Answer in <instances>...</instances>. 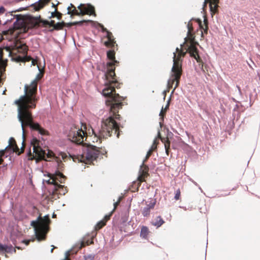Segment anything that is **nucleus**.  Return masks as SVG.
<instances>
[{"label": "nucleus", "instance_id": "39", "mask_svg": "<svg viewBox=\"0 0 260 260\" xmlns=\"http://www.w3.org/2000/svg\"><path fill=\"white\" fill-rule=\"evenodd\" d=\"M187 26L188 27V32L187 33L188 34L191 29V27L189 26V24H187Z\"/></svg>", "mask_w": 260, "mask_h": 260}, {"label": "nucleus", "instance_id": "37", "mask_svg": "<svg viewBox=\"0 0 260 260\" xmlns=\"http://www.w3.org/2000/svg\"><path fill=\"white\" fill-rule=\"evenodd\" d=\"M86 245V244L84 241H82L80 243V248H81L83 247H84Z\"/></svg>", "mask_w": 260, "mask_h": 260}, {"label": "nucleus", "instance_id": "5", "mask_svg": "<svg viewBox=\"0 0 260 260\" xmlns=\"http://www.w3.org/2000/svg\"><path fill=\"white\" fill-rule=\"evenodd\" d=\"M99 148L93 145H89L84 148L85 152L82 155V157H85L88 161H92L96 160L100 157L106 153V151H101Z\"/></svg>", "mask_w": 260, "mask_h": 260}, {"label": "nucleus", "instance_id": "22", "mask_svg": "<svg viewBox=\"0 0 260 260\" xmlns=\"http://www.w3.org/2000/svg\"><path fill=\"white\" fill-rule=\"evenodd\" d=\"M50 221V218H49V215H46L44 216V217L41 219V220H40V223H43L45 224L48 228V224L49 223Z\"/></svg>", "mask_w": 260, "mask_h": 260}, {"label": "nucleus", "instance_id": "36", "mask_svg": "<svg viewBox=\"0 0 260 260\" xmlns=\"http://www.w3.org/2000/svg\"><path fill=\"white\" fill-rule=\"evenodd\" d=\"M5 9L4 7H0V14H3L5 12Z\"/></svg>", "mask_w": 260, "mask_h": 260}, {"label": "nucleus", "instance_id": "58", "mask_svg": "<svg viewBox=\"0 0 260 260\" xmlns=\"http://www.w3.org/2000/svg\"><path fill=\"white\" fill-rule=\"evenodd\" d=\"M70 5H71V7H74V5L73 4H71Z\"/></svg>", "mask_w": 260, "mask_h": 260}, {"label": "nucleus", "instance_id": "19", "mask_svg": "<svg viewBox=\"0 0 260 260\" xmlns=\"http://www.w3.org/2000/svg\"><path fill=\"white\" fill-rule=\"evenodd\" d=\"M197 22H198V23L199 24L200 28L204 29V31L206 32H207V29H208V21H207V19L205 17L204 18V24L205 25V28L203 27V26L202 25V22L201 19H197Z\"/></svg>", "mask_w": 260, "mask_h": 260}, {"label": "nucleus", "instance_id": "16", "mask_svg": "<svg viewBox=\"0 0 260 260\" xmlns=\"http://www.w3.org/2000/svg\"><path fill=\"white\" fill-rule=\"evenodd\" d=\"M45 5V3L42 0H39L38 1L32 4L30 6H33L34 9L36 11H38L42 9Z\"/></svg>", "mask_w": 260, "mask_h": 260}, {"label": "nucleus", "instance_id": "57", "mask_svg": "<svg viewBox=\"0 0 260 260\" xmlns=\"http://www.w3.org/2000/svg\"><path fill=\"white\" fill-rule=\"evenodd\" d=\"M179 51V48L178 47L176 48V52H178Z\"/></svg>", "mask_w": 260, "mask_h": 260}, {"label": "nucleus", "instance_id": "26", "mask_svg": "<svg viewBox=\"0 0 260 260\" xmlns=\"http://www.w3.org/2000/svg\"><path fill=\"white\" fill-rule=\"evenodd\" d=\"M87 21L86 20H81V21H75V22H73L72 23V24L73 25H82L84 22H86ZM87 21H89V20H88Z\"/></svg>", "mask_w": 260, "mask_h": 260}, {"label": "nucleus", "instance_id": "56", "mask_svg": "<svg viewBox=\"0 0 260 260\" xmlns=\"http://www.w3.org/2000/svg\"><path fill=\"white\" fill-rule=\"evenodd\" d=\"M54 248V247H53V248L51 249V252H53Z\"/></svg>", "mask_w": 260, "mask_h": 260}, {"label": "nucleus", "instance_id": "29", "mask_svg": "<svg viewBox=\"0 0 260 260\" xmlns=\"http://www.w3.org/2000/svg\"><path fill=\"white\" fill-rule=\"evenodd\" d=\"M180 191L179 189H178L176 191V192L175 193V197H174V199L176 200H179V199L180 198Z\"/></svg>", "mask_w": 260, "mask_h": 260}, {"label": "nucleus", "instance_id": "25", "mask_svg": "<svg viewBox=\"0 0 260 260\" xmlns=\"http://www.w3.org/2000/svg\"><path fill=\"white\" fill-rule=\"evenodd\" d=\"M40 77V73L38 74L36 76V79L32 82V84H36L37 80H38ZM35 89V91L36 92V85H32V87L30 89Z\"/></svg>", "mask_w": 260, "mask_h": 260}, {"label": "nucleus", "instance_id": "38", "mask_svg": "<svg viewBox=\"0 0 260 260\" xmlns=\"http://www.w3.org/2000/svg\"><path fill=\"white\" fill-rule=\"evenodd\" d=\"M21 151L20 153L22 152L24 150V140H23L22 142V146L21 147Z\"/></svg>", "mask_w": 260, "mask_h": 260}, {"label": "nucleus", "instance_id": "27", "mask_svg": "<svg viewBox=\"0 0 260 260\" xmlns=\"http://www.w3.org/2000/svg\"><path fill=\"white\" fill-rule=\"evenodd\" d=\"M121 199H122V197H119L118 198V201L114 203V209H113V210L112 211V212H111V213H112L113 211L116 208L117 206L119 205V202Z\"/></svg>", "mask_w": 260, "mask_h": 260}, {"label": "nucleus", "instance_id": "47", "mask_svg": "<svg viewBox=\"0 0 260 260\" xmlns=\"http://www.w3.org/2000/svg\"><path fill=\"white\" fill-rule=\"evenodd\" d=\"M237 88H238V91H239V93H241V89H240V87L239 86H237Z\"/></svg>", "mask_w": 260, "mask_h": 260}, {"label": "nucleus", "instance_id": "34", "mask_svg": "<svg viewBox=\"0 0 260 260\" xmlns=\"http://www.w3.org/2000/svg\"><path fill=\"white\" fill-rule=\"evenodd\" d=\"M155 142H156V141L154 140L153 141V144L152 145L151 148L149 149H152V151H153L155 149H156V144H155Z\"/></svg>", "mask_w": 260, "mask_h": 260}, {"label": "nucleus", "instance_id": "28", "mask_svg": "<svg viewBox=\"0 0 260 260\" xmlns=\"http://www.w3.org/2000/svg\"><path fill=\"white\" fill-rule=\"evenodd\" d=\"M94 256L92 254H89L88 255L84 256V259L85 260H93L94 259Z\"/></svg>", "mask_w": 260, "mask_h": 260}, {"label": "nucleus", "instance_id": "35", "mask_svg": "<svg viewBox=\"0 0 260 260\" xmlns=\"http://www.w3.org/2000/svg\"><path fill=\"white\" fill-rule=\"evenodd\" d=\"M162 110H163V107H162V109H161V110L160 112L159 113V116L161 117V118L162 121H163V120H164L163 116H164V114H165L163 113Z\"/></svg>", "mask_w": 260, "mask_h": 260}, {"label": "nucleus", "instance_id": "42", "mask_svg": "<svg viewBox=\"0 0 260 260\" xmlns=\"http://www.w3.org/2000/svg\"><path fill=\"white\" fill-rule=\"evenodd\" d=\"M14 19L13 18V17L12 18H11L10 19H7V20L6 21V23H8L9 22H10L12 20V19Z\"/></svg>", "mask_w": 260, "mask_h": 260}, {"label": "nucleus", "instance_id": "60", "mask_svg": "<svg viewBox=\"0 0 260 260\" xmlns=\"http://www.w3.org/2000/svg\"><path fill=\"white\" fill-rule=\"evenodd\" d=\"M37 67H38V69L39 71H40V68L39 67V66H37Z\"/></svg>", "mask_w": 260, "mask_h": 260}, {"label": "nucleus", "instance_id": "32", "mask_svg": "<svg viewBox=\"0 0 260 260\" xmlns=\"http://www.w3.org/2000/svg\"><path fill=\"white\" fill-rule=\"evenodd\" d=\"M35 240V239H28V240H24L22 241V242L25 243V244L26 245H27L29 244V242L30 241H34Z\"/></svg>", "mask_w": 260, "mask_h": 260}, {"label": "nucleus", "instance_id": "15", "mask_svg": "<svg viewBox=\"0 0 260 260\" xmlns=\"http://www.w3.org/2000/svg\"><path fill=\"white\" fill-rule=\"evenodd\" d=\"M45 5V3L42 0H39L38 1L32 4L30 6H33L34 9L36 11H38L42 9Z\"/></svg>", "mask_w": 260, "mask_h": 260}, {"label": "nucleus", "instance_id": "1", "mask_svg": "<svg viewBox=\"0 0 260 260\" xmlns=\"http://www.w3.org/2000/svg\"><path fill=\"white\" fill-rule=\"evenodd\" d=\"M102 94L108 98L106 104L110 107L109 112L104 116L102 121L100 129H93L91 126L82 123L81 128L72 126L68 134V139L77 144L83 143L86 135L93 134L100 140L112 135V133L119 137L120 132L116 119H120V116L117 114L121 108L123 98L115 92V88L110 85H107L102 90Z\"/></svg>", "mask_w": 260, "mask_h": 260}, {"label": "nucleus", "instance_id": "18", "mask_svg": "<svg viewBox=\"0 0 260 260\" xmlns=\"http://www.w3.org/2000/svg\"><path fill=\"white\" fill-rule=\"evenodd\" d=\"M219 0H211L210 3V10L211 12L215 13L216 12Z\"/></svg>", "mask_w": 260, "mask_h": 260}, {"label": "nucleus", "instance_id": "9", "mask_svg": "<svg viewBox=\"0 0 260 260\" xmlns=\"http://www.w3.org/2000/svg\"><path fill=\"white\" fill-rule=\"evenodd\" d=\"M48 176H51L50 179L46 181L48 184L53 185V188H54V184L57 183L56 180L59 181L61 183H62V179L65 178V176L58 171H56L54 174H48Z\"/></svg>", "mask_w": 260, "mask_h": 260}, {"label": "nucleus", "instance_id": "55", "mask_svg": "<svg viewBox=\"0 0 260 260\" xmlns=\"http://www.w3.org/2000/svg\"><path fill=\"white\" fill-rule=\"evenodd\" d=\"M176 81H177L176 85V86L174 87V88H176V87L177 86V85H178V80H177Z\"/></svg>", "mask_w": 260, "mask_h": 260}, {"label": "nucleus", "instance_id": "17", "mask_svg": "<svg viewBox=\"0 0 260 260\" xmlns=\"http://www.w3.org/2000/svg\"><path fill=\"white\" fill-rule=\"evenodd\" d=\"M189 53L191 57L194 58L198 62L200 61V57L198 55V51L197 48H192L189 51Z\"/></svg>", "mask_w": 260, "mask_h": 260}, {"label": "nucleus", "instance_id": "46", "mask_svg": "<svg viewBox=\"0 0 260 260\" xmlns=\"http://www.w3.org/2000/svg\"><path fill=\"white\" fill-rule=\"evenodd\" d=\"M237 88H238V91H239V93H241V89H240V87L239 86H237Z\"/></svg>", "mask_w": 260, "mask_h": 260}, {"label": "nucleus", "instance_id": "2", "mask_svg": "<svg viewBox=\"0 0 260 260\" xmlns=\"http://www.w3.org/2000/svg\"><path fill=\"white\" fill-rule=\"evenodd\" d=\"M27 86L25 85L24 94L21 95L18 100L15 101V104L18 105L17 118L21 123L22 130V138H24V126H27L32 130L37 131L41 135H47L48 132L40 125L33 120L30 109L36 107V102L37 99L35 89L27 90Z\"/></svg>", "mask_w": 260, "mask_h": 260}, {"label": "nucleus", "instance_id": "24", "mask_svg": "<svg viewBox=\"0 0 260 260\" xmlns=\"http://www.w3.org/2000/svg\"><path fill=\"white\" fill-rule=\"evenodd\" d=\"M150 209L147 206L145 207L142 211V213L144 216H148L150 213Z\"/></svg>", "mask_w": 260, "mask_h": 260}, {"label": "nucleus", "instance_id": "49", "mask_svg": "<svg viewBox=\"0 0 260 260\" xmlns=\"http://www.w3.org/2000/svg\"><path fill=\"white\" fill-rule=\"evenodd\" d=\"M159 125H160V127L161 128L162 126V122H159Z\"/></svg>", "mask_w": 260, "mask_h": 260}, {"label": "nucleus", "instance_id": "8", "mask_svg": "<svg viewBox=\"0 0 260 260\" xmlns=\"http://www.w3.org/2000/svg\"><path fill=\"white\" fill-rule=\"evenodd\" d=\"M72 12L76 15H84L85 14L95 15L94 7L90 4L84 6L83 10L80 9L79 11L74 8Z\"/></svg>", "mask_w": 260, "mask_h": 260}, {"label": "nucleus", "instance_id": "30", "mask_svg": "<svg viewBox=\"0 0 260 260\" xmlns=\"http://www.w3.org/2000/svg\"><path fill=\"white\" fill-rule=\"evenodd\" d=\"M155 204V202H150L148 204L146 205L147 207H149L150 209H153Z\"/></svg>", "mask_w": 260, "mask_h": 260}, {"label": "nucleus", "instance_id": "40", "mask_svg": "<svg viewBox=\"0 0 260 260\" xmlns=\"http://www.w3.org/2000/svg\"><path fill=\"white\" fill-rule=\"evenodd\" d=\"M167 132H168V136H170L173 135L172 133L171 132H169L168 128H167Z\"/></svg>", "mask_w": 260, "mask_h": 260}, {"label": "nucleus", "instance_id": "44", "mask_svg": "<svg viewBox=\"0 0 260 260\" xmlns=\"http://www.w3.org/2000/svg\"><path fill=\"white\" fill-rule=\"evenodd\" d=\"M56 10H55V11H54V12H52V13H51V16H50V18H51V17H54V13H55V12H56Z\"/></svg>", "mask_w": 260, "mask_h": 260}, {"label": "nucleus", "instance_id": "51", "mask_svg": "<svg viewBox=\"0 0 260 260\" xmlns=\"http://www.w3.org/2000/svg\"><path fill=\"white\" fill-rule=\"evenodd\" d=\"M110 216V215H106V216H105V217H106V218H107V220H108V219H109Z\"/></svg>", "mask_w": 260, "mask_h": 260}, {"label": "nucleus", "instance_id": "48", "mask_svg": "<svg viewBox=\"0 0 260 260\" xmlns=\"http://www.w3.org/2000/svg\"><path fill=\"white\" fill-rule=\"evenodd\" d=\"M166 92H167V91H166V90H165V91H163V94H164V99H165Z\"/></svg>", "mask_w": 260, "mask_h": 260}, {"label": "nucleus", "instance_id": "20", "mask_svg": "<svg viewBox=\"0 0 260 260\" xmlns=\"http://www.w3.org/2000/svg\"><path fill=\"white\" fill-rule=\"evenodd\" d=\"M148 234V229L145 226H143L141 230L140 236L144 239H146Z\"/></svg>", "mask_w": 260, "mask_h": 260}, {"label": "nucleus", "instance_id": "10", "mask_svg": "<svg viewBox=\"0 0 260 260\" xmlns=\"http://www.w3.org/2000/svg\"><path fill=\"white\" fill-rule=\"evenodd\" d=\"M100 25L102 31L103 32H106V37L108 38V41L105 43L106 45L114 46L116 42L114 40V38L112 36V33L108 31L106 28H105L102 24H100Z\"/></svg>", "mask_w": 260, "mask_h": 260}, {"label": "nucleus", "instance_id": "59", "mask_svg": "<svg viewBox=\"0 0 260 260\" xmlns=\"http://www.w3.org/2000/svg\"><path fill=\"white\" fill-rule=\"evenodd\" d=\"M24 48L23 49V50L24 51V50H26V47H25V46H24Z\"/></svg>", "mask_w": 260, "mask_h": 260}, {"label": "nucleus", "instance_id": "41", "mask_svg": "<svg viewBox=\"0 0 260 260\" xmlns=\"http://www.w3.org/2000/svg\"><path fill=\"white\" fill-rule=\"evenodd\" d=\"M169 103H170V100H169V101H168V103H167V105L166 106V107H165V110H166L169 108Z\"/></svg>", "mask_w": 260, "mask_h": 260}, {"label": "nucleus", "instance_id": "31", "mask_svg": "<svg viewBox=\"0 0 260 260\" xmlns=\"http://www.w3.org/2000/svg\"><path fill=\"white\" fill-rule=\"evenodd\" d=\"M27 8V7H25V8H24V7H22V8H20L15 11H13L12 12H10L9 13H13V12H20V11H22L23 10H26Z\"/></svg>", "mask_w": 260, "mask_h": 260}, {"label": "nucleus", "instance_id": "11", "mask_svg": "<svg viewBox=\"0 0 260 260\" xmlns=\"http://www.w3.org/2000/svg\"><path fill=\"white\" fill-rule=\"evenodd\" d=\"M11 16H13V18H15L16 20L13 23V26L15 28H19L21 27L23 23L24 19L21 14L13 15L12 13H10Z\"/></svg>", "mask_w": 260, "mask_h": 260}, {"label": "nucleus", "instance_id": "6", "mask_svg": "<svg viewBox=\"0 0 260 260\" xmlns=\"http://www.w3.org/2000/svg\"><path fill=\"white\" fill-rule=\"evenodd\" d=\"M173 54L174 63L171 70L172 79H170L168 81V86H169V87H171L172 86V84L175 82V81H177L179 79L181 74L179 63L176 60V52H173Z\"/></svg>", "mask_w": 260, "mask_h": 260}, {"label": "nucleus", "instance_id": "13", "mask_svg": "<svg viewBox=\"0 0 260 260\" xmlns=\"http://www.w3.org/2000/svg\"><path fill=\"white\" fill-rule=\"evenodd\" d=\"M157 136L161 139V141L165 143V147L166 153L168 155L169 151L170 149V142L169 140H166L165 138H162L160 137V134L159 130L158 131Z\"/></svg>", "mask_w": 260, "mask_h": 260}, {"label": "nucleus", "instance_id": "54", "mask_svg": "<svg viewBox=\"0 0 260 260\" xmlns=\"http://www.w3.org/2000/svg\"><path fill=\"white\" fill-rule=\"evenodd\" d=\"M35 61L32 60V64L35 65Z\"/></svg>", "mask_w": 260, "mask_h": 260}, {"label": "nucleus", "instance_id": "21", "mask_svg": "<svg viewBox=\"0 0 260 260\" xmlns=\"http://www.w3.org/2000/svg\"><path fill=\"white\" fill-rule=\"evenodd\" d=\"M164 223V220L161 218V217L160 216H158L156 217V220L155 222L153 223V224L154 226H156L157 228H158L160 227Z\"/></svg>", "mask_w": 260, "mask_h": 260}, {"label": "nucleus", "instance_id": "45", "mask_svg": "<svg viewBox=\"0 0 260 260\" xmlns=\"http://www.w3.org/2000/svg\"><path fill=\"white\" fill-rule=\"evenodd\" d=\"M71 12V11L70 10V7H68V14H70Z\"/></svg>", "mask_w": 260, "mask_h": 260}, {"label": "nucleus", "instance_id": "53", "mask_svg": "<svg viewBox=\"0 0 260 260\" xmlns=\"http://www.w3.org/2000/svg\"><path fill=\"white\" fill-rule=\"evenodd\" d=\"M82 6V4H80V5L78 7V9H79L80 10V9H80V7H81Z\"/></svg>", "mask_w": 260, "mask_h": 260}, {"label": "nucleus", "instance_id": "23", "mask_svg": "<svg viewBox=\"0 0 260 260\" xmlns=\"http://www.w3.org/2000/svg\"><path fill=\"white\" fill-rule=\"evenodd\" d=\"M106 224V221L104 220H101L97 223L95 226L96 230H100Z\"/></svg>", "mask_w": 260, "mask_h": 260}, {"label": "nucleus", "instance_id": "50", "mask_svg": "<svg viewBox=\"0 0 260 260\" xmlns=\"http://www.w3.org/2000/svg\"><path fill=\"white\" fill-rule=\"evenodd\" d=\"M56 215L54 213H53L52 214V218H55V217H56Z\"/></svg>", "mask_w": 260, "mask_h": 260}, {"label": "nucleus", "instance_id": "61", "mask_svg": "<svg viewBox=\"0 0 260 260\" xmlns=\"http://www.w3.org/2000/svg\"><path fill=\"white\" fill-rule=\"evenodd\" d=\"M206 1H207V0H205V3H206Z\"/></svg>", "mask_w": 260, "mask_h": 260}, {"label": "nucleus", "instance_id": "14", "mask_svg": "<svg viewBox=\"0 0 260 260\" xmlns=\"http://www.w3.org/2000/svg\"><path fill=\"white\" fill-rule=\"evenodd\" d=\"M53 190L54 191H59V193L60 194H65V193L67 192L66 189L64 188V186L63 185H60L59 184L55 183L54 184V188H53Z\"/></svg>", "mask_w": 260, "mask_h": 260}, {"label": "nucleus", "instance_id": "52", "mask_svg": "<svg viewBox=\"0 0 260 260\" xmlns=\"http://www.w3.org/2000/svg\"><path fill=\"white\" fill-rule=\"evenodd\" d=\"M6 89H5L3 91L2 94H5V92H6Z\"/></svg>", "mask_w": 260, "mask_h": 260}, {"label": "nucleus", "instance_id": "12", "mask_svg": "<svg viewBox=\"0 0 260 260\" xmlns=\"http://www.w3.org/2000/svg\"><path fill=\"white\" fill-rule=\"evenodd\" d=\"M152 149H149L147 151L145 158L143 160L142 164L140 166L139 173L141 175H144L145 174V171L143 169V168H147L146 166H144L145 161L147 160V159L151 156L152 153Z\"/></svg>", "mask_w": 260, "mask_h": 260}, {"label": "nucleus", "instance_id": "4", "mask_svg": "<svg viewBox=\"0 0 260 260\" xmlns=\"http://www.w3.org/2000/svg\"><path fill=\"white\" fill-rule=\"evenodd\" d=\"M41 218L40 215L35 220L31 221L30 225L34 228L36 239L38 241L45 239L46 235L49 231V228L44 223H40V220Z\"/></svg>", "mask_w": 260, "mask_h": 260}, {"label": "nucleus", "instance_id": "3", "mask_svg": "<svg viewBox=\"0 0 260 260\" xmlns=\"http://www.w3.org/2000/svg\"><path fill=\"white\" fill-rule=\"evenodd\" d=\"M39 141L36 138H34L31 141L30 144L32 146V152H31L30 149L28 152V155L30 156L31 159L37 158L36 161L38 160L44 159L47 160V158L51 157V154L49 151L47 152L46 150L43 149L41 147L37 146L38 145Z\"/></svg>", "mask_w": 260, "mask_h": 260}, {"label": "nucleus", "instance_id": "33", "mask_svg": "<svg viewBox=\"0 0 260 260\" xmlns=\"http://www.w3.org/2000/svg\"><path fill=\"white\" fill-rule=\"evenodd\" d=\"M62 27V25L60 22H57V23L55 24V25L54 26V29H59Z\"/></svg>", "mask_w": 260, "mask_h": 260}, {"label": "nucleus", "instance_id": "7", "mask_svg": "<svg viewBox=\"0 0 260 260\" xmlns=\"http://www.w3.org/2000/svg\"><path fill=\"white\" fill-rule=\"evenodd\" d=\"M107 57L111 60L107 63V76L111 78L112 80H114V77L115 76V68L113 65L118 63V62L115 59V52L112 50H109L107 52Z\"/></svg>", "mask_w": 260, "mask_h": 260}, {"label": "nucleus", "instance_id": "43", "mask_svg": "<svg viewBox=\"0 0 260 260\" xmlns=\"http://www.w3.org/2000/svg\"><path fill=\"white\" fill-rule=\"evenodd\" d=\"M50 25H55V22L54 20H51L50 21Z\"/></svg>", "mask_w": 260, "mask_h": 260}]
</instances>
